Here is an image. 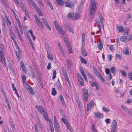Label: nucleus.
<instances>
[{"instance_id":"1","label":"nucleus","mask_w":132,"mask_h":132,"mask_svg":"<svg viewBox=\"0 0 132 132\" xmlns=\"http://www.w3.org/2000/svg\"><path fill=\"white\" fill-rule=\"evenodd\" d=\"M90 16L92 18L94 16V13L95 12L97 9L96 3L90 4Z\"/></svg>"},{"instance_id":"2","label":"nucleus","mask_w":132,"mask_h":132,"mask_svg":"<svg viewBox=\"0 0 132 132\" xmlns=\"http://www.w3.org/2000/svg\"><path fill=\"white\" fill-rule=\"evenodd\" d=\"M54 23L55 28L57 31L62 35H64L65 34V31L62 27L59 26L57 23L55 21L54 22Z\"/></svg>"},{"instance_id":"3","label":"nucleus","mask_w":132,"mask_h":132,"mask_svg":"<svg viewBox=\"0 0 132 132\" xmlns=\"http://www.w3.org/2000/svg\"><path fill=\"white\" fill-rule=\"evenodd\" d=\"M0 57H1V61L3 67H6V63L5 61V57L3 52L2 51L0 48Z\"/></svg>"},{"instance_id":"4","label":"nucleus","mask_w":132,"mask_h":132,"mask_svg":"<svg viewBox=\"0 0 132 132\" xmlns=\"http://www.w3.org/2000/svg\"><path fill=\"white\" fill-rule=\"evenodd\" d=\"M63 40L66 45V46L68 51L70 53H72V49L68 39L67 38H64Z\"/></svg>"},{"instance_id":"5","label":"nucleus","mask_w":132,"mask_h":132,"mask_svg":"<svg viewBox=\"0 0 132 132\" xmlns=\"http://www.w3.org/2000/svg\"><path fill=\"white\" fill-rule=\"evenodd\" d=\"M83 96L85 101L87 102L88 99V93L87 90L85 87L83 88L82 90Z\"/></svg>"},{"instance_id":"6","label":"nucleus","mask_w":132,"mask_h":132,"mask_svg":"<svg viewBox=\"0 0 132 132\" xmlns=\"http://www.w3.org/2000/svg\"><path fill=\"white\" fill-rule=\"evenodd\" d=\"M77 75L78 76V80L81 86H83L84 85V82L81 75L79 73H78Z\"/></svg>"},{"instance_id":"7","label":"nucleus","mask_w":132,"mask_h":132,"mask_svg":"<svg viewBox=\"0 0 132 132\" xmlns=\"http://www.w3.org/2000/svg\"><path fill=\"white\" fill-rule=\"evenodd\" d=\"M36 107L38 111L41 113L42 114H43V113H46L45 111V110L44 108L41 105H40L39 106L37 105H36Z\"/></svg>"},{"instance_id":"8","label":"nucleus","mask_w":132,"mask_h":132,"mask_svg":"<svg viewBox=\"0 0 132 132\" xmlns=\"http://www.w3.org/2000/svg\"><path fill=\"white\" fill-rule=\"evenodd\" d=\"M94 102L93 101H90L88 105H87V111L90 110L94 106Z\"/></svg>"},{"instance_id":"9","label":"nucleus","mask_w":132,"mask_h":132,"mask_svg":"<svg viewBox=\"0 0 132 132\" xmlns=\"http://www.w3.org/2000/svg\"><path fill=\"white\" fill-rule=\"evenodd\" d=\"M94 115L96 117L99 118H101L104 117V115L101 113L97 112L94 113Z\"/></svg>"},{"instance_id":"10","label":"nucleus","mask_w":132,"mask_h":132,"mask_svg":"<svg viewBox=\"0 0 132 132\" xmlns=\"http://www.w3.org/2000/svg\"><path fill=\"white\" fill-rule=\"evenodd\" d=\"M96 22L97 24L98 27L99 29V31H100V32H101V25L102 24L103 22H100L99 21H97V20L96 21Z\"/></svg>"},{"instance_id":"11","label":"nucleus","mask_w":132,"mask_h":132,"mask_svg":"<svg viewBox=\"0 0 132 132\" xmlns=\"http://www.w3.org/2000/svg\"><path fill=\"white\" fill-rule=\"evenodd\" d=\"M117 122L115 120H114L112 123L111 129H116L117 128Z\"/></svg>"},{"instance_id":"12","label":"nucleus","mask_w":132,"mask_h":132,"mask_svg":"<svg viewBox=\"0 0 132 132\" xmlns=\"http://www.w3.org/2000/svg\"><path fill=\"white\" fill-rule=\"evenodd\" d=\"M43 22L45 24L46 26L48 28V29L50 31L51 30V28L49 25L47 21L44 20V19L42 18Z\"/></svg>"},{"instance_id":"13","label":"nucleus","mask_w":132,"mask_h":132,"mask_svg":"<svg viewBox=\"0 0 132 132\" xmlns=\"http://www.w3.org/2000/svg\"><path fill=\"white\" fill-rule=\"evenodd\" d=\"M97 46L98 49L100 50H101L103 47V45L101 41L100 40L98 42V43L97 44Z\"/></svg>"},{"instance_id":"14","label":"nucleus","mask_w":132,"mask_h":132,"mask_svg":"<svg viewBox=\"0 0 132 132\" xmlns=\"http://www.w3.org/2000/svg\"><path fill=\"white\" fill-rule=\"evenodd\" d=\"M66 62L68 66V68L69 70H70L72 65L70 61L68 59L66 60Z\"/></svg>"},{"instance_id":"15","label":"nucleus","mask_w":132,"mask_h":132,"mask_svg":"<svg viewBox=\"0 0 132 132\" xmlns=\"http://www.w3.org/2000/svg\"><path fill=\"white\" fill-rule=\"evenodd\" d=\"M36 22L38 27L42 29L44 28V27L42 24V23L40 20H38V21H36Z\"/></svg>"},{"instance_id":"16","label":"nucleus","mask_w":132,"mask_h":132,"mask_svg":"<svg viewBox=\"0 0 132 132\" xmlns=\"http://www.w3.org/2000/svg\"><path fill=\"white\" fill-rule=\"evenodd\" d=\"M29 1L32 4L33 7L35 8V10L38 7L35 3L32 0H29Z\"/></svg>"},{"instance_id":"17","label":"nucleus","mask_w":132,"mask_h":132,"mask_svg":"<svg viewBox=\"0 0 132 132\" xmlns=\"http://www.w3.org/2000/svg\"><path fill=\"white\" fill-rule=\"evenodd\" d=\"M54 126L55 130H57V132H59V125L58 122H54Z\"/></svg>"},{"instance_id":"18","label":"nucleus","mask_w":132,"mask_h":132,"mask_svg":"<svg viewBox=\"0 0 132 132\" xmlns=\"http://www.w3.org/2000/svg\"><path fill=\"white\" fill-rule=\"evenodd\" d=\"M47 54H48V58L50 60H52L53 59V56L51 53L50 52V51H47Z\"/></svg>"},{"instance_id":"19","label":"nucleus","mask_w":132,"mask_h":132,"mask_svg":"<svg viewBox=\"0 0 132 132\" xmlns=\"http://www.w3.org/2000/svg\"><path fill=\"white\" fill-rule=\"evenodd\" d=\"M66 2L65 4L66 7L70 8L72 7L70 1L69 0H66Z\"/></svg>"},{"instance_id":"20","label":"nucleus","mask_w":132,"mask_h":132,"mask_svg":"<svg viewBox=\"0 0 132 132\" xmlns=\"http://www.w3.org/2000/svg\"><path fill=\"white\" fill-rule=\"evenodd\" d=\"M123 53L124 54L126 55L129 54L128 48V47H126L124 49H123Z\"/></svg>"},{"instance_id":"21","label":"nucleus","mask_w":132,"mask_h":132,"mask_svg":"<svg viewBox=\"0 0 132 132\" xmlns=\"http://www.w3.org/2000/svg\"><path fill=\"white\" fill-rule=\"evenodd\" d=\"M81 52L82 55L84 56H87V53L86 51H85V48L83 46V45L82 46V47L81 48Z\"/></svg>"},{"instance_id":"22","label":"nucleus","mask_w":132,"mask_h":132,"mask_svg":"<svg viewBox=\"0 0 132 132\" xmlns=\"http://www.w3.org/2000/svg\"><path fill=\"white\" fill-rule=\"evenodd\" d=\"M20 65L23 71V72H25L26 70V68L25 67V65L22 61L20 62Z\"/></svg>"},{"instance_id":"23","label":"nucleus","mask_w":132,"mask_h":132,"mask_svg":"<svg viewBox=\"0 0 132 132\" xmlns=\"http://www.w3.org/2000/svg\"><path fill=\"white\" fill-rule=\"evenodd\" d=\"M120 40L123 42H126L127 41V37L125 36H122L120 38Z\"/></svg>"},{"instance_id":"24","label":"nucleus","mask_w":132,"mask_h":132,"mask_svg":"<svg viewBox=\"0 0 132 132\" xmlns=\"http://www.w3.org/2000/svg\"><path fill=\"white\" fill-rule=\"evenodd\" d=\"M57 4L59 6H61L63 5V2L62 0H56Z\"/></svg>"},{"instance_id":"25","label":"nucleus","mask_w":132,"mask_h":132,"mask_svg":"<svg viewBox=\"0 0 132 132\" xmlns=\"http://www.w3.org/2000/svg\"><path fill=\"white\" fill-rule=\"evenodd\" d=\"M117 28L119 31L120 32H122L124 31L123 28L121 26H117Z\"/></svg>"},{"instance_id":"26","label":"nucleus","mask_w":132,"mask_h":132,"mask_svg":"<svg viewBox=\"0 0 132 132\" xmlns=\"http://www.w3.org/2000/svg\"><path fill=\"white\" fill-rule=\"evenodd\" d=\"M60 101L62 103V104L63 105H65L64 100L63 98V97L62 95H61L60 96Z\"/></svg>"},{"instance_id":"27","label":"nucleus","mask_w":132,"mask_h":132,"mask_svg":"<svg viewBox=\"0 0 132 132\" xmlns=\"http://www.w3.org/2000/svg\"><path fill=\"white\" fill-rule=\"evenodd\" d=\"M80 61L82 63H84L85 64H87V62L86 61L82 56H80Z\"/></svg>"},{"instance_id":"28","label":"nucleus","mask_w":132,"mask_h":132,"mask_svg":"<svg viewBox=\"0 0 132 132\" xmlns=\"http://www.w3.org/2000/svg\"><path fill=\"white\" fill-rule=\"evenodd\" d=\"M35 10L40 16H42L43 15L40 9L38 8V7L37 9H35Z\"/></svg>"},{"instance_id":"29","label":"nucleus","mask_w":132,"mask_h":132,"mask_svg":"<svg viewBox=\"0 0 132 132\" xmlns=\"http://www.w3.org/2000/svg\"><path fill=\"white\" fill-rule=\"evenodd\" d=\"M116 71V68L114 67H111L110 69V71L114 75H115V72Z\"/></svg>"},{"instance_id":"30","label":"nucleus","mask_w":132,"mask_h":132,"mask_svg":"<svg viewBox=\"0 0 132 132\" xmlns=\"http://www.w3.org/2000/svg\"><path fill=\"white\" fill-rule=\"evenodd\" d=\"M73 14L69 13L67 16V19H71L73 20Z\"/></svg>"},{"instance_id":"31","label":"nucleus","mask_w":132,"mask_h":132,"mask_svg":"<svg viewBox=\"0 0 132 132\" xmlns=\"http://www.w3.org/2000/svg\"><path fill=\"white\" fill-rule=\"evenodd\" d=\"M45 46L47 51H50V48L48 44L46 43H45Z\"/></svg>"},{"instance_id":"32","label":"nucleus","mask_w":132,"mask_h":132,"mask_svg":"<svg viewBox=\"0 0 132 132\" xmlns=\"http://www.w3.org/2000/svg\"><path fill=\"white\" fill-rule=\"evenodd\" d=\"M80 15L78 14H73V20H75L78 19L79 18Z\"/></svg>"},{"instance_id":"33","label":"nucleus","mask_w":132,"mask_h":132,"mask_svg":"<svg viewBox=\"0 0 132 132\" xmlns=\"http://www.w3.org/2000/svg\"><path fill=\"white\" fill-rule=\"evenodd\" d=\"M28 91L29 93L31 94L32 95H34L35 93L34 92L33 90L31 87L28 90Z\"/></svg>"},{"instance_id":"34","label":"nucleus","mask_w":132,"mask_h":132,"mask_svg":"<svg viewBox=\"0 0 132 132\" xmlns=\"http://www.w3.org/2000/svg\"><path fill=\"white\" fill-rule=\"evenodd\" d=\"M8 67L9 68L10 70V71H11V72H12V73H13V70L12 68V64L11 63H10L9 64Z\"/></svg>"},{"instance_id":"35","label":"nucleus","mask_w":132,"mask_h":132,"mask_svg":"<svg viewBox=\"0 0 132 132\" xmlns=\"http://www.w3.org/2000/svg\"><path fill=\"white\" fill-rule=\"evenodd\" d=\"M56 91L55 90V88H52V94L53 96H55L56 95Z\"/></svg>"},{"instance_id":"36","label":"nucleus","mask_w":132,"mask_h":132,"mask_svg":"<svg viewBox=\"0 0 132 132\" xmlns=\"http://www.w3.org/2000/svg\"><path fill=\"white\" fill-rule=\"evenodd\" d=\"M43 115L45 119H46V121H48V115H47V113H43Z\"/></svg>"},{"instance_id":"37","label":"nucleus","mask_w":132,"mask_h":132,"mask_svg":"<svg viewBox=\"0 0 132 132\" xmlns=\"http://www.w3.org/2000/svg\"><path fill=\"white\" fill-rule=\"evenodd\" d=\"M39 82L40 84V86L42 88H43V81L41 79V77H39Z\"/></svg>"},{"instance_id":"38","label":"nucleus","mask_w":132,"mask_h":132,"mask_svg":"<svg viewBox=\"0 0 132 132\" xmlns=\"http://www.w3.org/2000/svg\"><path fill=\"white\" fill-rule=\"evenodd\" d=\"M22 78V82L23 83H25L26 79V75H23Z\"/></svg>"},{"instance_id":"39","label":"nucleus","mask_w":132,"mask_h":132,"mask_svg":"<svg viewBox=\"0 0 132 132\" xmlns=\"http://www.w3.org/2000/svg\"><path fill=\"white\" fill-rule=\"evenodd\" d=\"M67 28L70 32L73 33V30L72 29L71 27L70 26H67Z\"/></svg>"},{"instance_id":"40","label":"nucleus","mask_w":132,"mask_h":132,"mask_svg":"<svg viewBox=\"0 0 132 132\" xmlns=\"http://www.w3.org/2000/svg\"><path fill=\"white\" fill-rule=\"evenodd\" d=\"M56 71L55 70H54L53 71V77H52V79H54L55 78L56 76Z\"/></svg>"},{"instance_id":"41","label":"nucleus","mask_w":132,"mask_h":132,"mask_svg":"<svg viewBox=\"0 0 132 132\" xmlns=\"http://www.w3.org/2000/svg\"><path fill=\"white\" fill-rule=\"evenodd\" d=\"M62 120L63 122L65 124L68 123V120L65 118H62Z\"/></svg>"},{"instance_id":"42","label":"nucleus","mask_w":132,"mask_h":132,"mask_svg":"<svg viewBox=\"0 0 132 132\" xmlns=\"http://www.w3.org/2000/svg\"><path fill=\"white\" fill-rule=\"evenodd\" d=\"M103 110L106 112H108L110 111L109 109H108L105 107H103L102 108Z\"/></svg>"},{"instance_id":"43","label":"nucleus","mask_w":132,"mask_h":132,"mask_svg":"<svg viewBox=\"0 0 132 132\" xmlns=\"http://www.w3.org/2000/svg\"><path fill=\"white\" fill-rule=\"evenodd\" d=\"M85 39V34L84 32H83L82 35V43L84 42Z\"/></svg>"},{"instance_id":"44","label":"nucleus","mask_w":132,"mask_h":132,"mask_svg":"<svg viewBox=\"0 0 132 132\" xmlns=\"http://www.w3.org/2000/svg\"><path fill=\"white\" fill-rule=\"evenodd\" d=\"M120 72L122 75L124 77H126V73L124 70H121Z\"/></svg>"},{"instance_id":"45","label":"nucleus","mask_w":132,"mask_h":132,"mask_svg":"<svg viewBox=\"0 0 132 132\" xmlns=\"http://www.w3.org/2000/svg\"><path fill=\"white\" fill-rule=\"evenodd\" d=\"M125 111L129 114L130 115L131 114V112L129 109L127 108L126 109H125Z\"/></svg>"},{"instance_id":"46","label":"nucleus","mask_w":132,"mask_h":132,"mask_svg":"<svg viewBox=\"0 0 132 132\" xmlns=\"http://www.w3.org/2000/svg\"><path fill=\"white\" fill-rule=\"evenodd\" d=\"M128 78L131 80H132V72L129 73L128 75Z\"/></svg>"},{"instance_id":"47","label":"nucleus","mask_w":132,"mask_h":132,"mask_svg":"<svg viewBox=\"0 0 132 132\" xmlns=\"http://www.w3.org/2000/svg\"><path fill=\"white\" fill-rule=\"evenodd\" d=\"M6 22L7 25L9 24L10 25H11V22L9 19L7 18L6 20Z\"/></svg>"},{"instance_id":"48","label":"nucleus","mask_w":132,"mask_h":132,"mask_svg":"<svg viewBox=\"0 0 132 132\" xmlns=\"http://www.w3.org/2000/svg\"><path fill=\"white\" fill-rule=\"evenodd\" d=\"M98 77L103 82H104L105 81V80L104 79L103 77L101 75L100 76H99Z\"/></svg>"},{"instance_id":"49","label":"nucleus","mask_w":132,"mask_h":132,"mask_svg":"<svg viewBox=\"0 0 132 132\" xmlns=\"http://www.w3.org/2000/svg\"><path fill=\"white\" fill-rule=\"evenodd\" d=\"M129 29L128 28H125L124 30V34H127L128 33Z\"/></svg>"},{"instance_id":"50","label":"nucleus","mask_w":132,"mask_h":132,"mask_svg":"<svg viewBox=\"0 0 132 132\" xmlns=\"http://www.w3.org/2000/svg\"><path fill=\"white\" fill-rule=\"evenodd\" d=\"M27 89L28 90L31 87L27 83H26L25 85Z\"/></svg>"},{"instance_id":"51","label":"nucleus","mask_w":132,"mask_h":132,"mask_svg":"<svg viewBox=\"0 0 132 132\" xmlns=\"http://www.w3.org/2000/svg\"><path fill=\"white\" fill-rule=\"evenodd\" d=\"M38 3L41 5V6L43 7H44V5L42 2V1L41 0H38Z\"/></svg>"},{"instance_id":"52","label":"nucleus","mask_w":132,"mask_h":132,"mask_svg":"<svg viewBox=\"0 0 132 132\" xmlns=\"http://www.w3.org/2000/svg\"><path fill=\"white\" fill-rule=\"evenodd\" d=\"M0 47L1 48V49L2 51H3L4 50H5L3 44H0Z\"/></svg>"},{"instance_id":"53","label":"nucleus","mask_w":132,"mask_h":132,"mask_svg":"<svg viewBox=\"0 0 132 132\" xmlns=\"http://www.w3.org/2000/svg\"><path fill=\"white\" fill-rule=\"evenodd\" d=\"M87 76L88 77L92 79V80L93 79V78L92 77L91 75L90 74V73H88L87 74Z\"/></svg>"},{"instance_id":"54","label":"nucleus","mask_w":132,"mask_h":132,"mask_svg":"<svg viewBox=\"0 0 132 132\" xmlns=\"http://www.w3.org/2000/svg\"><path fill=\"white\" fill-rule=\"evenodd\" d=\"M105 71L106 74H109L110 73V69L108 68H106L105 69Z\"/></svg>"},{"instance_id":"55","label":"nucleus","mask_w":132,"mask_h":132,"mask_svg":"<svg viewBox=\"0 0 132 132\" xmlns=\"http://www.w3.org/2000/svg\"><path fill=\"white\" fill-rule=\"evenodd\" d=\"M63 75L65 78V79L67 78H68V77L66 72L63 73Z\"/></svg>"},{"instance_id":"56","label":"nucleus","mask_w":132,"mask_h":132,"mask_svg":"<svg viewBox=\"0 0 132 132\" xmlns=\"http://www.w3.org/2000/svg\"><path fill=\"white\" fill-rule=\"evenodd\" d=\"M25 9L26 10H24L25 12L26 15L27 16V17H28V18H29V15L28 13V12H27V11H26L27 9L26 8H25Z\"/></svg>"},{"instance_id":"57","label":"nucleus","mask_w":132,"mask_h":132,"mask_svg":"<svg viewBox=\"0 0 132 132\" xmlns=\"http://www.w3.org/2000/svg\"><path fill=\"white\" fill-rule=\"evenodd\" d=\"M108 57L109 58L108 61H110L112 58V56L111 54H109L108 56Z\"/></svg>"},{"instance_id":"58","label":"nucleus","mask_w":132,"mask_h":132,"mask_svg":"<svg viewBox=\"0 0 132 132\" xmlns=\"http://www.w3.org/2000/svg\"><path fill=\"white\" fill-rule=\"evenodd\" d=\"M116 57L118 58L119 60H121V55L119 54H116Z\"/></svg>"},{"instance_id":"59","label":"nucleus","mask_w":132,"mask_h":132,"mask_svg":"<svg viewBox=\"0 0 132 132\" xmlns=\"http://www.w3.org/2000/svg\"><path fill=\"white\" fill-rule=\"evenodd\" d=\"M66 125L67 127V129L68 130H70L71 129L70 128V126L69 125L68 123L66 124Z\"/></svg>"},{"instance_id":"60","label":"nucleus","mask_w":132,"mask_h":132,"mask_svg":"<svg viewBox=\"0 0 132 132\" xmlns=\"http://www.w3.org/2000/svg\"><path fill=\"white\" fill-rule=\"evenodd\" d=\"M61 52V53L62 54L63 56L65 57V55L64 53V50H61V51H60Z\"/></svg>"},{"instance_id":"61","label":"nucleus","mask_w":132,"mask_h":132,"mask_svg":"<svg viewBox=\"0 0 132 132\" xmlns=\"http://www.w3.org/2000/svg\"><path fill=\"white\" fill-rule=\"evenodd\" d=\"M99 18L100 20V22H102L103 17L101 14L99 15Z\"/></svg>"},{"instance_id":"62","label":"nucleus","mask_w":132,"mask_h":132,"mask_svg":"<svg viewBox=\"0 0 132 132\" xmlns=\"http://www.w3.org/2000/svg\"><path fill=\"white\" fill-rule=\"evenodd\" d=\"M92 129L93 131L94 132L97 130L95 128L94 126L93 125H92Z\"/></svg>"},{"instance_id":"63","label":"nucleus","mask_w":132,"mask_h":132,"mask_svg":"<svg viewBox=\"0 0 132 132\" xmlns=\"http://www.w3.org/2000/svg\"><path fill=\"white\" fill-rule=\"evenodd\" d=\"M80 72L83 76H85L86 75L85 74V73L84 70H82V71Z\"/></svg>"},{"instance_id":"64","label":"nucleus","mask_w":132,"mask_h":132,"mask_svg":"<svg viewBox=\"0 0 132 132\" xmlns=\"http://www.w3.org/2000/svg\"><path fill=\"white\" fill-rule=\"evenodd\" d=\"M77 102L78 106L80 107L81 104V102L80 101L78 100L77 101Z\"/></svg>"}]
</instances>
